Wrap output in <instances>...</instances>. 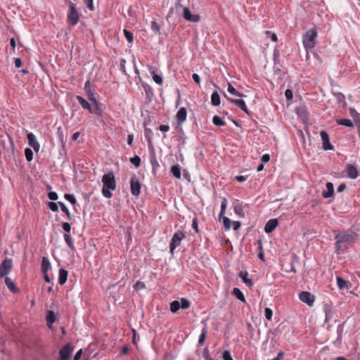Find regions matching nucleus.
Here are the masks:
<instances>
[{
  "instance_id": "c85d7f7f",
  "label": "nucleus",
  "mask_w": 360,
  "mask_h": 360,
  "mask_svg": "<svg viewBox=\"0 0 360 360\" xmlns=\"http://www.w3.org/2000/svg\"><path fill=\"white\" fill-rule=\"evenodd\" d=\"M233 295L241 302H245V296L239 288H234L233 290Z\"/></svg>"
},
{
  "instance_id": "f3484780",
  "label": "nucleus",
  "mask_w": 360,
  "mask_h": 360,
  "mask_svg": "<svg viewBox=\"0 0 360 360\" xmlns=\"http://www.w3.org/2000/svg\"><path fill=\"white\" fill-rule=\"evenodd\" d=\"M187 111L184 107L181 108L176 115V120L179 124H181L186 120Z\"/></svg>"
},
{
  "instance_id": "8fccbe9b",
  "label": "nucleus",
  "mask_w": 360,
  "mask_h": 360,
  "mask_svg": "<svg viewBox=\"0 0 360 360\" xmlns=\"http://www.w3.org/2000/svg\"><path fill=\"white\" fill-rule=\"evenodd\" d=\"M110 191H111L110 189H108L107 188H103L102 193H103V196L107 198H111L112 194Z\"/></svg>"
},
{
  "instance_id": "393cba45",
  "label": "nucleus",
  "mask_w": 360,
  "mask_h": 360,
  "mask_svg": "<svg viewBox=\"0 0 360 360\" xmlns=\"http://www.w3.org/2000/svg\"><path fill=\"white\" fill-rule=\"evenodd\" d=\"M93 105H94L95 108L93 113H95L98 116H101L103 112V110L101 107L102 104L98 101H94Z\"/></svg>"
},
{
  "instance_id": "1a4fd4ad",
  "label": "nucleus",
  "mask_w": 360,
  "mask_h": 360,
  "mask_svg": "<svg viewBox=\"0 0 360 360\" xmlns=\"http://www.w3.org/2000/svg\"><path fill=\"white\" fill-rule=\"evenodd\" d=\"M299 298L302 302L307 304L309 306H311L315 301L314 296L307 291L301 292Z\"/></svg>"
},
{
  "instance_id": "f704fd0d",
  "label": "nucleus",
  "mask_w": 360,
  "mask_h": 360,
  "mask_svg": "<svg viewBox=\"0 0 360 360\" xmlns=\"http://www.w3.org/2000/svg\"><path fill=\"white\" fill-rule=\"evenodd\" d=\"M180 309V302L174 300L170 303V310L172 312L175 313Z\"/></svg>"
},
{
  "instance_id": "338daca9",
  "label": "nucleus",
  "mask_w": 360,
  "mask_h": 360,
  "mask_svg": "<svg viewBox=\"0 0 360 360\" xmlns=\"http://www.w3.org/2000/svg\"><path fill=\"white\" fill-rule=\"evenodd\" d=\"M192 78L195 83H197L198 84L200 83V81H201L200 77L198 74H196V73L193 74Z\"/></svg>"
},
{
  "instance_id": "13d9d810",
  "label": "nucleus",
  "mask_w": 360,
  "mask_h": 360,
  "mask_svg": "<svg viewBox=\"0 0 360 360\" xmlns=\"http://www.w3.org/2000/svg\"><path fill=\"white\" fill-rule=\"evenodd\" d=\"M285 96L288 101L292 99V98H293L292 91L289 89H286L285 91Z\"/></svg>"
},
{
  "instance_id": "72a5a7b5",
  "label": "nucleus",
  "mask_w": 360,
  "mask_h": 360,
  "mask_svg": "<svg viewBox=\"0 0 360 360\" xmlns=\"http://www.w3.org/2000/svg\"><path fill=\"white\" fill-rule=\"evenodd\" d=\"M212 122L215 126L222 127L226 124V122L219 116L215 115L212 118Z\"/></svg>"
},
{
  "instance_id": "c03bdc74",
  "label": "nucleus",
  "mask_w": 360,
  "mask_h": 360,
  "mask_svg": "<svg viewBox=\"0 0 360 360\" xmlns=\"http://www.w3.org/2000/svg\"><path fill=\"white\" fill-rule=\"evenodd\" d=\"M223 224H224L225 229L229 230L231 229V226L232 224V221L229 218L224 217L223 218Z\"/></svg>"
},
{
  "instance_id": "a211bd4d",
  "label": "nucleus",
  "mask_w": 360,
  "mask_h": 360,
  "mask_svg": "<svg viewBox=\"0 0 360 360\" xmlns=\"http://www.w3.org/2000/svg\"><path fill=\"white\" fill-rule=\"evenodd\" d=\"M248 273L247 271H241L239 273V277L243 280V282L248 287H252L253 283L250 278L248 277Z\"/></svg>"
},
{
  "instance_id": "a19ab883",
  "label": "nucleus",
  "mask_w": 360,
  "mask_h": 360,
  "mask_svg": "<svg viewBox=\"0 0 360 360\" xmlns=\"http://www.w3.org/2000/svg\"><path fill=\"white\" fill-rule=\"evenodd\" d=\"M64 198L72 205H75L77 203V200L73 194L65 193Z\"/></svg>"
},
{
  "instance_id": "864d4df0",
  "label": "nucleus",
  "mask_w": 360,
  "mask_h": 360,
  "mask_svg": "<svg viewBox=\"0 0 360 360\" xmlns=\"http://www.w3.org/2000/svg\"><path fill=\"white\" fill-rule=\"evenodd\" d=\"M93 1L94 0H84L86 7L91 11H94L95 10Z\"/></svg>"
},
{
  "instance_id": "2f4dec72",
  "label": "nucleus",
  "mask_w": 360,
  "mask_h": 360,
  "mask_svg": "<svg viewBox=\"0 0 360 360\" xmlns=\"http://www.w3.org/2000/svg\"><path fill=\"white\" fill-rule=\"evenodd\" d=\"M337 123L340 125H344L348 127H353V122L350 119H340L337 120Z\"/></svg>"
},
{
  "instance_id": "6ab92c4d",
  "label": "nucleus",
  "mask_w": 360,
  "mask_h": 360,
  "mask_svg": "<svg viewBox=\"0 0 360 360\" xmlns=\"http://www.w3.org/2000/svg\"><path fill=\"white\" fill-rule=\"evenodd\" d=\"M326 191L323 192V196L326 198L331 197L334 193L333 184L331 182L326 183Z\"/></svg>"
},
{
  "instance_id": "c9c22d12",
  "label": "nucleus",
  "mask_w": 360,
  "mask_h": 360,
  "mask_svg": "<svg viewBox=\"0 0 360 360\" xmlns=\"http://www.w3.org/2000/svg\"><path fill=\"white\" fill-rule=\"evenodd\" d=\"M124 35L129 43H132L134 41V34L130 31L124 29L123 30Z\"/></svg>"
},
{
  "instance_id": "37998d69",
  "label": "nucleus",
  "mask_w": 360,
  "mask_h": 360,
  "mask_svg": "<svg viewBox=\"0 0 360 360\" xmlns=\"http://www.w3.org/2000/svg\"><path fill=\"white\" fill-rule=\"evenodd\" d=\"M131 164H133L136 167H139L141 165V158L137 156V155H135L134 157L133 158H131L130 160H129Z\"/></svg>"
},
{
  "instance_id": "0eeeda50",
  "label": "nucleus",
  "mask_w": 360,
  "mask_h": 360,
  "mask_svg": "<svg viewBox=\"0 0 360 360\" xmlns=\"http://www.w3.org/2000/svg\"><path fill=\"white\" fill-rule=\"evenodd\" d=\"M13 267V262L11 259L6 258L0 265V277L8 275Z\"/></svg>"
},
{
  "instance_id": "f8f14e48",
  "label": "nucleus",
  "mask_w": 360,
  "mask_h": 360,
  "mask_svg": "<svg viewBox=\"0 0 360 360\" xmlns=\"http://www.w3.org/2000/svg\"><path fill=\"white\" fill-rule=\"evenodd\" d=\"M323 148L325 150H334V146L330 143L329 136L326 131H321L320 133Z\"/></svg>"
},
{
  "instance_id": "dca6fc26",
  "label": "nucleus",
  "mask_w": 360,
  "mask_h": 360,
  "mask_svg": "<svg viewBox=\"0 0 360 360\" xmlns=\"http://www.w3.org/2000/svg\"><path fill=\"white\" fill-rule=\"evenodd\" d=\"M347 176L352 179H355L357 178L359 173L356 167L352 165H347L346 167Z\"/></svg>"
},
{
  "instance_id": "e433bc0d",
  "label": "nucleus",
  "mask_w": 360,
  "mask_h": 360,
  "mask_svg": "<svg viewBox=\"0 0 360 360\" xmlns=\"http://www.w3.org/2000/svg\"><path fill=\"white\" fill-rule=\"evenodd\" d=\"M58 205L60 206L61 210L67 215L69 219H71L72 217L68 208L63 202H58Z\"/></svg>"
},
{
  "instance_id": "bf43d9fd",
  "label": "nucleus",
  "mask_w": 360,
  "mask_h": 360,
  "mask_svg": "<svg viewBox=\"0 0 360 360\" xmlns=\"http://www.w3.org/2000/svg\"><path fill=\"white\" fill-rule=\"evenodd\" d=\"M62 228L65 232L68 233L71 230V225L68 222H63L62 224Z\"/></svg>"
},
{
  "instance_id": "6e6552de",
  "label": "nucleus",
  "mask_w": 360,
  "mask_h": 360,
  "mask_svg": "<svg viewBox=\"0 0 360 360\" xmlns=\"http://www.w3.org/2000/svg\"><path fill=\"white\" fill-rule=\"evenodd\" d=\"M27 139L29 146L32 147L36 153H38L40 149V144L37 140L35 135L32 132H29L27 134Z\"/></svg>"
},
{
  "instance_id": "ddd939ff",
  "label": "nucleus",
  "mask_w": 360,
  "mask_h": 360,
  "mask_svg": "<svg viewBox=\"0 0 360 360\" xmlns=\"http://www.w3.org/2000/svg\"><path fill=\"white\" fill-rule=\"evenodd\" d=\"M224 96L227 98V100L231 102V103L235 104L236 106H238L240 110H242L243 112H245L246 114L249 115V110L248 109L245 102L242 99H235V98H229L226 94H224Z\"/></svg>"
},
{
  "instance_id": "052dcab7",
  "label": "nucleus",
  "mask_w": 360,
  "mask_h": 360,
  "mask_svg": "<svg viewBox=\"0 0 360 360\" xmlns=\"http://www.w3.org/2000/svg\"><path fill=\"white\" fill-rule=\"evenodd\" d=\"M342 250V243H338V240H336V242H335V252L337 254H340Z\"/></svg>"
},
{
  "instance_id": "9b49d317",
  "label": "nucleus",
  "mask_w": 360,
  "mask_h": 360,
  "mask_svg": "<svg viewBox=\"0 0 360 360\" xmlns=\"http://www.w3.org/2000/svg\"><path fill=\"white\" fill-rule=\"evenodd\" d=\"M183 17L186 20L191 22H197L200 20V16L192 14L188 7L183 8Z\"/></svg>"
},
{
  "instance_id": "2eb2a0df",
  "label": "nucleus",
  "mask_w": 360,
  "mask_h": 360,
  "mask_svg": "<svg viewBox=\"0 0 360 360\" xmlns=\"http://www.w3.org/2000/svg\"><path fill=\"white\" fill-rule=\"evenodd\" d=\"M278 226V220L276 219H269L264 226V231L266 233H270L274 231Z\"/></svg>"
},
{
  "instance_id": "ea45409f",
  "label": "nucleus",
  "mask_w": 360,
  "mask_h": 360,
  "mask_svg": "<svg viewBox=\"0 0 360 360\" xmlns=\"http://www.w3.org/2000/svg\"><path fill=\"white\" fill-rule=\"evenodd\" d=\"M25 155L26 158V160L28 162H31L33 159V152L32 149L27 148L25 149Z\"/></svg>"
},
{
  "instance_id": "7c9ffc66",
  "label": "nucleus",
  "mask_w": 360,
  "mask_h": 360,
  "mask_svg": "<svg viewBox=\"0 0 360 360\" xmlns=\"http://www.w3.org/2000/svg\"><path fill=\"white\" fill-rule=\"evenodd\" d=\"M64 240L66 242L68 247L72 250H75V248L74 245V241L73 239L71 238V236L67 233L64 235Z\"/></svg>"
},
{
  "instance_id": "bb28decb",
  "label": "nucleus",
  "mask_w": 360,
  "mask_h": 360,
  "mask_svg": "<svg viewBox=\"0 0 360 360\" xmlns=\"http://www.w3.org/2000/svg\"><path fill=\"white\" fill-rule=\"evenodd\" d=\"M227 91L232 95L238 97H245L243 94L238 91L230 83L228 84Z\"/></svg>"
},
{
  "instance_id": "79ce46f5",
  "label": "nucleus",
  "mask_w": 360,
  "mask_h": 360,
  "mask_svg": "<svg viewBox=\"0 0 360 360\" xmlns=\"http://www.w3.org/2000/svg\"><path fill=\"white\" fill-rule=\"evenodd\" d=\"M179 302H180V308H181L183 309H188L191 304L189 300L186 298H181Z\"/></svg>"
},
{
  "instance_id": "423d86ee",
  "label": "nucleus",
  "mask_w": 360,
  "mask_h": 360,
  "mask_svg": "<svg viewBox=\"0 0 360 360\" xmlns=\"http://www.w3.org/2000/svg\"><path fill=\"white\" fill-rule=\"evenodd\" d=\"M73 347L70 343L66 344L59 351V359L58 360H70V358L73 352Z\"/></svg>"
},
{
  "instance_id": "cd10ccee",
  "label": "nucleus",
  "mask_w": 360,
  "mask_h": 360,
  "mask_svg": "<svg viewBox=\"0 0 360 360\" xmlns=\"http://www.w3.org/2000/svg\"><path fill=\"white\" fill-rule=\"evenodd\" d=\"M211 103L214 106H218L220 104V96L217 91H214L211 96Z\"/></svg>"
},
{
  "instance_id": "603ef678",
  "label": "nucleus",
  "mask_w": 360,
  "mask_h": 360,
  "mask_svg": "<svg viewBox=\"0 0 360 360\" xmlns=\"http://www.w3.org/2000/svg\"><path fill=\"white\" fill-rule=\"evenodd\" d=\"M134 288L136 290H139L141 289H143L146 288V285L143 282L141 281H137L135 285H134Z\"/></svg>"
},
{
  "instance_id": "5fc2aeb1",
  "label": "nucleus",
  "mask_w": 360,
  "mask_h": 360,
  "mask_svg": "<svg viewBox=\"0 0 360 360\" xmlns=\"http://www.w3.org/2000/svg\"><path fill=\"white\" fill-rule=\"evenodd\" d=\"M205 337H206V330L205 328H203L202 330V333L199 337V340H198L199 345H202L204 342Z\"/></svg>"
},
{
  "instance_id": "09e8293b",
  "label": "nucleus",
  "mask_w": 360,
  "mask_h": 360,
  "mask_svg": "<svg viewBox=\"0 0 360 360\" xmlns=\"http://www.w3.org/2000/svg\"><path fill=\"white\" fill-rule=\"evenodd\" d=\"M202 356L205 360H213L212 356L210 355L209 349L207 347H205L202 351Z\"/></svg>"
},
{
  "instance_id": "5701e85b",
  "label": "nucleus",
  "mask_w": 360,
  "mask_h": 360,
  "mask_svg": "<svg viewBox=\"0 0 360 360\" xmlns=\"http://www.w3.org/2000/svg\"><path fill=\"white\" fill-rule=\"evenodd\" d=\"M46 319L49 328H51V325L56 321L54 312L53 311H49Z\"/></svg>"
},
{
  "instance_id": "e2e57ef3",
  "label": "nucleus",
  "mask_w": 360,
  "mask_h": 360,
  "mask_svg": "<svg viewBox=\"0 0 360 360\" xmlns=\"http://www.w3.org/2000/svg\"><path fill=\"white\" fill-rule=\"evenodd\" d=\"M48 197L51 200H56L58 199V194L54 191H51L49 193Z\"/></svg>"
},
{
  "instance_id": "f03ea898",
  "label": "nucleus",
  "mask_w": 360,
  "mask_h": 360,
  "mask_svg": "<svg viewBox=\"0 0 360 360\" xmlns=\"http://www.w3.org/2000/svg\"><path fill=\"white\" fill-rule=\"evenodd\" d=\"M68 11L67 15L68 22L71 26H75L79 20V14L76 9V5L70 0H67Z\"/></svg>"
},
{
  "instance_id": "680f3d73",
  "label": "nucleus",
  "mask_w": 360,
  "mask_h": 360,
  "mask_svg": "<svg viewBox=\"0 0 360 360\" xmlns=\"http://www.w3.org/2000/svg\"><path fill=\"white\" fill-rule=\"evenodd\" d=\"M266 35L269 36V37L271 38V39L273 41H274V42L277 41L278 38H277V36H276V34L275 33H272L270 31H266Z\"/></svg>"
},
{
  "instance_id": "473e14b6",
  "label": "nucleus",
  "mask_w": 360,
  "mask_h": 360,
  "mask_svg": "<svg viewBox=\"0 0 360 360\" xmlns=\"http://www.w3.org/2000/svg\"><path fill=\"white\" fill-rule=\"evenodd\" d=\"M333 317V309L330 307L325 308V323L329 322Z\"/></svg>"
},
{
  "instance_id": "0e129e2a",
  "label": "nucleus",
  "mask_w": 360,
  "mask_h": 360,
  "mask_svg": "<svg viewBox=\"0 0 360 360\" xmlns=\"http://www.w3.org/2000/svg\"><path fill=\"white\" fill-rule=\"evenodd\" d=\"M192 227L195 231L196 233L198 232V219L194 218L192 221Z\"/></svg>"
},
{
  "instance_id": "4be33fe9",
  "label": "nucleus",
  "mask_w": 360,
  "mask_h": 360,
  "mask_svg": "<svg viewBox=\"0 0 360 360\" xmlns=\"http://www.w3.org/2000/svg\"><path fill=\"white\" fill-rule=\"evenodd\" d=\"M336 280H337V285L340 290H343L345 288H349V287L351 286V284H349L348 285V282L347 281L344 280L343 278H342L341 277L337 276Z\"/></svg>"
},
{
  "instance_id": "de8ad7c7",
  "label": "nucleus",
  "mask_w": 360,
  "mask_h": 360,
  "mask_svg": "<svg viewBox=\"0 0 360 360\" xmlns=\"http://www.w3.org/2000/svg\"><path fill=\"white\" fill-rule=\"evenodd\" d=\"M48 207L53 212L58 211V203H56V202H48Z\"/></svg>"
},
{
  "instance_id": "20e7f679",
  "label": "nucleus",
  "mask_w": 360,
  "mask_h": 360,
  "mask_svg": "<svg viewBox=\"0 0 360 360\" xmlns=\"http://www.w3.org/2000/svg\"><path fill=\"white\" fill-rule=\"evenodd\" d=\"M102 182L103 188H107L110 190H115L116 188V182L113 172H110L103 176Z\"/></svg>"
},
{
  "instance_id": "a18cd8bd",
  "label": "nucleus",
  "mask_w": 360,
  "mask_h": 360,
  "mask_svg": "<svg viewBox=\"0 0 360 360\" xmlns=\"http://www.w3.org/2000/svg\"><path fill=\"white\" fill-rule=\"evenodd\" d=\"M344 329V323L340 324L337 327L338 340H342V336Z\"/></svg>"
},
{
  "instance_id": "69168bd1",
  "label": "nucleus",
  "mask_w": 360,
  "mask_h": 360,
  "mask_svg": "<svg viewBox=\"0 0 360 360\" xmlns=\"http://www.w3.org/2000/svg\"><path fill=\"white\" fill-rule=\"evenodd\" d=\"M158 129L161 131L167 132L169 130V126L167 124H161L159 126Z\"/></svg>"
},
{
  "instance_id": "b1692460",
  "label": "nucleus",
  "mask_w": 360,
  "mask_h": 360,
  "mask_svg": "<svg viewBox=\"0 0 360 360\" xmlns=\"http://www.w3.org/2000/svg\"><path fill=\"white\" fill-rule=\"evenodd\" d=\"M171 173L176 179H181V168L179 165H175L171 167Z\"/></svg>"
},
{
  "instance_id": "39448f33",
  "label": "nucleus",
  "mask_w": 360,
  "mask_h": 360,
  "mask_svg": "<svg viewBox=\"0 0 360 360\" xmlns=\"http://www.w3.org/2000/svg\"><path fill=\"white\" fill-rule=\"evenodd\" d=\"M335 240H338V243L350 245L355 240V236L347 232H342L335 236Z\"/></svg>"
},
{
  "instance_id": "9d476101",
  "label": "nucleus",
  "mask_w": 360,
  "mask_h": 360,
  "mask_svg": "<svg viewBox=\"0 0 360 360\" xmlns=\"http://www.w3.org/2000/svg\"><path fill=\"white\" fill-rule=\"evenodd\" d=\"M130 188L131 194L134 196H138L141 192V184L136 176H133L130 180Z\"/></svg>"
},
{
  "instance_id": "4c0bfd02",
  "label": "nucleus",
  "mask_w": 360,
  "mask_h": 360,
  "mask_svg": "<svg viewBox=\"0 0 360 360\" xmlns=\"http://www.w3.org/2000/svg\"><path fill=\"white\" fill-rule=\"evenodd\" d=\"M151 75H152V77H153V79L154 80V82L158 84H162V78L160 75L156 74L155 72V71H151L150 72Z\"/></svg>"
},
{
  "instance_id": "aec40b11",
  "label": "nucleus",
  "mask_w": 360,
  "mask_h": 360,
  "mask_svg": "<svg viewBox=\"0 0 360 360\" xmlns=\"http://www.w3.org/2000/svg\"><path fill=\"white\" fill-rule=\"evenodd\" d=\"M68 271H66L64 269H60L59 270V278H58V283L60 285H63L68 279Z\"/></svg>"
},
{
  "instance_id": "412c9836",
  "label": "nucleus",
  "mask_w": 360,
  "mask_h": 360,
  "mask_svg": "<svg viewBox=\"0 0 360 360\" xmlns=\"http://www.w3.org/2000/svg\"><path fill=\"white\" fill-rule=\"evenodd\" d=\"M51 263H50L49 259L46 257H44L42 258L41 265V272L42 273L48 272V271L51 269Z\"/></svg>"
},
{
  "instance_id": "7ed1b4c3",
  "label": "nucleus",
  "mask_w": 360,
  "mask_h": 360,
  "mask_svg": "<svg viewBox=\"0 0 360 360\" xmlns=\"http://www.w3.org/2000/svg\"><path fill=\"white\" fill-rule=\"evenodd\" d=\"M185 237V234L182 231H177L173 235L171 243L169 244V249L171 253L173 254L174 250L181 244V241Z\"/></svg>"
},
{
  "instance_id": "a878e982",
  "label": "nucleus",
  "mask_w": 360,
  "mask_h": 360,
  "mask_svg": "<svg viewBox=\"0 0 360 360\" xmlns=\"http://www.w3.org/2000/svg\"><path fill=\"white\" fill-rule=\"evenodd\" d=\"M5 284L11 292H15L16 291H18V289L15 287L13 281L9 277H6Z\"/></svg>"
},
{
  "instance_id": "c756f323",
  "label": "nucleus",
  "mask_w": 360,
  "mask_h": 360,
  "mask_svg": "<svg viewBox=\"0 0 360 360\" xmlns=\"http://www.w3.org/2000/svg\"><path fill=\"white\" fill-rule=\"evenodd\" d=\"M233 210L236 214H237L240 217H245V212L243 210V207L241 204H237L234 206Z\"/></svg>"
},
{
  "instance_id": "49530a36",
  "label": "nucleus",
  "mask_w": 360,
  "mask_h": 360,
  "mask_svg": "<svg viewBox=\"0 0 360 360\" xmlns=\"http://www.w3.org/2000/svg\"><path fill=\"white\" fill-rule=\"evenodd\" d=\"M264 316L268 321H271L273 316V311L269 307L264 309Z\"/></svg>"
},
{
  "instance_id": "6e6d98bb",
  "label": "nucleus",
  "mask_w": 360,
  "mask_h": 360,
  "mask_svg": "<svg viewBox=\"0 0 360 360\" xmlns=\"http://www.w3.org/2000/svg\"><path fill=\"white\" fill-rule=\"evenodd\" d=\"M222 357L224 360H233L231 353L228 350H226L223 352Z\"/></svg>"
},
{
  "instance_id": "774afa93",
  "label": "nucleus",
  "mask_w": 360,
  "mask_h": 360,
  "mask_svg": "<svg viewBox=\"0 0 360 360\" xmlns=\"http://www.w3.org/2000/svg\"><path fill=\"white\" fill-rule=\"evenodd\" d=\"M285 356L283 352H279L276 356V357L272 359L271 360H281Z\"/></svg>"
},
{
  "instance_id": "4d7b16f0",
  "label": "nucleus",
  "mask_w": 360,
  "mask_h": 360,
  "mask_svg": "<svg viewBox=\"0 0 360 360\" xmlns=\"http://www.w3.org/2000/svg\"><path fill=\"white\" fill-rule=\"evenodd\" d=\"M227 200L224 198L222 199L221 203V210L222 213H225L226 209L227 207Z\"/></svg>"
},
{
  "instance_id": "f257e3e1",
  "label": "nucleus",
  "mask_w": 360,
  "mask_h": 360,
  "mask_svg": "<svg viewBox=\"0 0 360 360\" xmlns=\"http://www.w3.org/2000/svg\"><path fill=\"white\" fill-rule=\"evenodd\" d=\"M317 37V32L316 29H309L302 37V43L306 50H311L316 44V39Z\"/></svg>"
},
{
  "instance_id": "4468645a",
  "label": "nucleus",
  "mask_w": 360,
  "mask_h": 360,
  "mask_svg": "<svg viewBox=\"0 0 360 360\" xmlns=\"http://www.w3.org/2000/svg\"><path fill=\"white\" fill-rule=\"evenodd\" d=\"M77 101L79 102L82 108L84 110H89V112L93 113L94 110L89 103V101L85 100L82 96H76Z\"/></svg>"
},
{
  "instance_id": "58836bf2",
  "label": "nucleus",
  "mask_w": 360,
  "mask_h": 360,
  "mask_svg": "<svg viewBox=\"0 0 360 360\" xmlns=\"http://www.w3.org/2000/svg\"><path fill=\"white\" fill-rule=\"evenodd\" d=\"M151 30L153 32H155L156 34H160V26L155 20L152 21V22H151Z\"/></svg>"
},
{
  "instance_id": "3c124183",
  "label": "nucleus",
  "mask_w": 360,
  "mask_h": 360,
  "mask_svg": "<svg viewBox=\"0 0 360 360\" xmlns=\"http://www.w3.org/2000/svg\"><path fill=\"white\" fill-rule=\"evenodd\" d=\"M86 96L89 101H91L92 103H94V101H97L94 92L91 90H89L88 92H86Z\"/></svg>"
}]
</instances>
